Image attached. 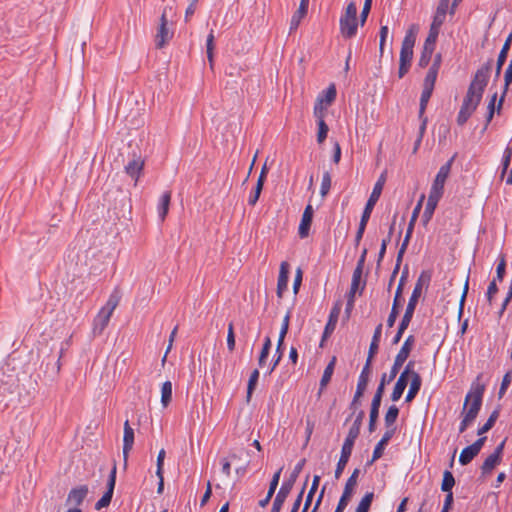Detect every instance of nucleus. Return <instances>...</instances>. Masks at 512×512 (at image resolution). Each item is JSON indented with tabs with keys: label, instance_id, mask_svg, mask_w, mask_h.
Segmentation results:
<instances>
[{
	"label": "nucleus",
	"instance_id": "8fccbe9b",
	"mask_svg": "<svg viewBox=\"0 0 512 512\" xmlns=\"http://www.w3.org/2000/svg\"><path fill=\"white\" fill-rule=\"evenodd\" d=\"M318 98H323L324 99V105H326L327 107L330 106L332 104V102L336 98V88H335V86L334 85H330L324 91V95L319 96Z\"/></svg>",
	"mask_w": 512,
	"mask_h": 512
},
{
	"label": "nucleus",
	"instance_id": "680f3d73",
	"mask_svg": "<svg viewBox=\"0 0 512 512\" xmlns=\"http://www.w3.org/2000/svg\"><path fill=\"white\" fill-rule=\"evenodd\" d=\"M409 324L410 323L405 322L403 320L400 321L399 326H398V330H397V332H396V334H395V336H394V338L392 340V344L393 345H396V344H398L400 342V340H401L405 330L408 328Z\"/></svg>",
	"mask_w": 512,
	"mask_h": 512
},
{
	"label": "nucleus",
	"instance_id": "49530a36",
	"mask_svg": "<svg viewBox=\"0 0 512 512\" xmlns=\"http://www.w3.org/2000/svg\"><path fill=\"white\" fill-rule=\"evenodd\" d=\"M364 411H360L356 416L352 426L350 427L348 434L353 435L354 437H358L360 434V429L362 425V421L364 418Z\"/></svg>",
	"mask_w": 512,
	"mask_h": 512
},
{
	"label": "nucleus",
	"instance_id": "3c124183",
	"mask_svg": "<svg viewBox=\"0 0 512 512\" xmlns=\"http://www.w3.org/2000/svg\"><path fill=\"white\" fill-rule=\"evenodd\" d=\"M289 321H290V311H288L283 319V322H282V325H281V329H280V333H279V346H283L284 344V339L286 337V334L288 332V329H289Z\"/></svg>",
	"mask_w": 512,
	"mask_h": 512
},
{
	"label": "nucleus",
	"instance_id": "a18cd8bd",
	"mask_svg": "<svg viewBox=\"0 0 512 512\" xmlns=\"http://www.w3.org/2000/svg\"><path fill=\"white\" fill-rule=\"evenodd\" d=\"M399 415V409L397 406L392 405L388 408L386 414H385V425L386 427H391L397 420V417Z\"/></svg>",
	"mask_w": 512,
	"mask_h": 512
},
{
	"label": "nucleus",
	"instance_id": "20e7f679",
	"mask_svg": "<svg viewBox=\"0 0 512 512\" xmlns=\"http://www.w3.org/2000/svg\"><path fill=\"white\" fill-rule=\"evenodd\" d=\"M358 23L357 6L354 2H350L339 20L340 33L342 37L345 39H351L356 36Z\"/></svg>",
	"mask_w": 512,
	"mask_h": 512
},
{
	"label": "nucleus",
	"instance_id": "5fc2aeb1",
	"mask_svg": "<svg viewBox=\"0 0 512 512\" xmlns=\"http://www.w3.org/2000/svg\"><path fill=\"white\" fill-rule=\"evenodd\" d=\"M438 72L439 71L436 69L429 68V70L426 74V77L424 79L423 86L434 88Z\"/></svg>",
	"mask_w": 512,
	"mask_h": 512
},
{
	"label": "nucleus",
	"instance_id": "4c0bfd02",
	"mask_svg": "<svg viewBox=\"0 0 512 512\" xmlns=\"http://www.w3.org/2000/svg\"><path fill=\"white\" fill-rule=\"evenodd\" d=\"M435 48L423 45V49L420 55V58L418 60V66L421 68H425L428 66L429 62L431 61L433 52Z\"/></svg>",
	"mask_w": 512,
	"mask_h": 512
},
{
	"label": "nucleus",
	"instance_id": "0eeeda50",
	"mask_svg": "<svg viewBox=\"0 0 512 512\" xmlns=\"http://www.w3.org/2000/svg\"><path fill=\"white\" fill-rule=\"evenodd\" d=\"M454 161V157H452L449 161H447L444 165H442L432 183L429 194L442 198L444 193V185L450 174L451 166Z\"/></svg>",
	"mask_w": 512,
	"mask_h": 512
},
{
	"label": "nucleus",
	"instance_id": "2eb2a0df",
	"mask_svg": "<svg viewBox=\"0 0 512 512\" xmlns=\"http://www.w3.org/2000/svg\"><path fill=\"white\" fill-rule=\"evenodd\" d=\"M505 446V440L502 441L483 462L481 470L483 474L490 473L501 461L503 449Z\"/></svg>",
	"mask_w": 512,
	"mask_h": 512
},
{
	"label": "nucleus",
	"instance_id": "79ce46f5",
	"mask_svg": "<svg viewBox=\"0 0 512 512\" xmlns=\"http://www.w3.org/2000/svg\"><path fill=\"white\" fill-rule=\"evenodd\" d=\"M120 302V294L119 292L117 291H114L109 299L107 300L106 304L104 307H102L101 310L103 311H106V312H109V314H113V311L115 310V308L118 306Z\"/></svg>",
	"mask_w": 512,
	"mask_h": 512
},
{
	"label": "nucleus",
	"instance_id": "2f4dec72",
	"mask_svg": "<svg viewBox=\"0 0 512 512\" xmlns=\"http://www.w3.org/2000/svg\"><path fill=\"white\" fill-rule=\"evenodd\" d=\"M360 469L355 468L350 477L347 479L342 495L348 498H352L355 487L357 486L358 476Z\"/></svg>",
	"mask_w": 512,
	"mask_h": 512
},
{
	"label": "nucleus",
	"instance_id": "37998d69",
	"mask_svg": "<svg viewBox=\"0 0 512 512\" xmlns=\"http://www.w3.org/2000/svg\"><path fill=\"white\" fill-rule=\"evenodd\" d=\"M374 499L373 492H367L356 507V512H368Z\"/></svg>",
	"mask_w": 512,
	"mask_h": 512
},
{
	"label": "nucleus",
	"instance_id": "338daca9",
	"mask_svg": "<svg viewBox=\"0 0 512 512\" xmlns=\"http://www.w3.org/2000/svg\"><path fill=\"white\" fill-rule=\"evenodd\" d=\"M505 268H506V261H505V257L502 256L499 260V263L497 265V268H496V280L498 281H502L504 276H505Z\"/></svg>",
	"mask_w": 512,
	"mask_h": 512
},
{
	"label": "nucleus",
	"instance_id": "9b49d317",
	"mask_svg": "<svg viewBox=\"0 0 512 512\" xmlns=\"http://www.w3.org/2000/svg\"><path fill=\"white\" fill-rule=\"evenodd\" d=\"M413 368H414V362L413 361L408 362L404 371L400 374L398 380L395 383V386H394L392 394H391L392 401H398L402 397L404 390L408 384L409 374H410V372H412Z\"/></svg>",
	"mask_w": 512,
	"mask_h": 512
},
{
	"label": "nucleus",
	"instance_id": "4468645a",
	"mask_svg": "<svg viewBox=\"0 0 512 512\" xmlns=\"http://www.w3.org/2000/svg\"><path fill=\"white\" fill-rule=\"evenodd\" d=\"M89 492L87 485H80L70 490L66 499V505L78 508L85 498L87 497Z\"/></svg>",
	"mask_w": 512,
	"mask_h": 512
},
{
	"label": "nucleus",
	"instance_id": "39448f33",
	"mask_svg": "<svg viewBox=\"0 0 512 512\" xmlns=\"http://www.w3.org/2000/svg\"><path fill=\"white\" fill-rule=\"evenodd\" d=\"M483 94L468 88L462 106L457 116V123L464 125L481 102Z\"/></svg>",
	"mask_w": 512,
	"mask_h": 512
},
{
	"label": "nucleus",
	"instance_id": "c756f323",
	"mask_svg": "<svg viewBox=\"0 0 512 512\" xmlns=\"http://www.w3.org/2000/svg\"><path fill=\"white\" fill-rule=\"evenodd\" d=\"M418 299H419V292H418L417 288H414L412 291V294L409 298L405 313L401 320L408 322V323L411 322Z\"/></svg>",
	"mask_w": 512,
	"mask_h": 512
},
{
	"label": "nucleus",
	"instance_id": "4be33fe9",
	"mask_svg": "<svg viewBox=\"0 0 512 512\" xmlns=\"http://www.w3.org/2000/svg\"><path fill=\"white\" fill-rule=\"evenodd\" d=\"M289 279V264L282 262L280 265V271L277 282V296L282 298L283 293L287 290Z\"/></svg>",
	"mask_w": 512,
	"mask_h": 512
},
{
	"label": "nucleus",
	"instance_id": "f704fd0d",
	"mask_svg": "<svg viewBox=\"0 0 512 512\" xmlns=\"http://www.w3.org/2000/svg\"><path fill=\"white\" fill-rule=\"evenodd\" d=\"M434 88L423 86L420 98L419 117L422 118L426 110L427 104L431 98Z\"/></svg>",
	"mask_w": 512,
	"mask_h": 512
},
{
	"label": "nucleus",
	"instance_id": "a211bd4d",
	"mask_svg": "<svg viewBox=\"0 0 512 512\" xmlns=\"http://www.w3.org/2000/svg\"><path fill=\"white\" fill-rule=\"evenodd\" d=\"M134 444V430L130 426L129 421L124 422V435H123V458L124 466L127 465L129 452L132 450Z\"/></svg>",
	"mask_w": 512,
	"mask_h": 512
},
{
	"label": "nucleus",
	"instance_id": "052dcab7",
	"mask_svg": "<svg viewBox=\"0 0 512 512\" xmlns=\"http://www.w3.org/2000/svg\"><path fill=\"white\" fill-rule=\"evenodd\" d=\"M275 354L276 355L272 361L271 367L269 368V370L266 373L268 375H270L275 370V368L277 367V365L279 364V362L281 361L282 356H283V346H279V341L277 342Z\"/></svg>",
	"mask_w": 512,
	"mask_h": 512
},
{
	"label": "nucleus",
	"instance_id": "c03bdc74",
	"mask_svg": "<svg viewBox=\"0 0 512 512\" xmlns=\"http://www.w3.org/2000/svg\"><path fill=\"white\" fill-rule=\"evenodd\" d=\"M258 379H259V370L258 369H254L251 374H250V377H249V380H248V385H247V402L250 401L251 399V396H252V393L256 387V384L258 382Z\"/></svg>",
	"mask_w": 512,
	"mask_h": 512
},
{
	"label": "nucleus",
	"instance_id": "4d7b16f0",
	"mask_svg": "<svg viewBox=\"0 0 512 512\" xmlns=\"http://www.w3.org/2000/svg\"><path fill=\"white\" fill-rule=\"evenodd\" d=\"M424 198H425V195L422 194L418 203L416 204L413 212H412V215H411V219H410V222L408 224V227H412V229H414V226H415V223H416V220L419 216V213L421 211V208H422V203L424 201Z\"/></svg>",
	"mask_w": 512,
	"mask_h": 512
},
{
	"label": "nucleus",
	"instance_id": "f03ea898",
	"mask_svg": "<svg viewBox=\"0 0 512 512\" xmlns=\"http://www.w3.org/2000/svg\"><path fill=\"white\" fill-rule=\"evenodd\" d=\"M418 32V26L413 24L407 31L401 46L400 59H399V78H403L409 71L411 60L413 57V47L416 41V34Z\"/></svg>",
	"mask_w": 512,
	"mask_h": 512
},
{
	"label": "nucleus",
	"instance_id": "f3484780",
	"mask_svg": "<svg viewBox=\"0 0 512 512\" xmlns=\"http://www.w3.org/2000/svg\"><path fill=\"white\" fill-rule=\"evenodd\" d=\"M341 311V302L335 303L330 311L327 324L324 328L321 344L334 332Z\"/></svg>",
	"mask_w": 512,
	"mask_h": 512
},
{
	"label": "nucleus",
	"instance_id": "f257e3e1",
	"mask_svg": "<svg viewBox=\"0 0 512 512\" xmlns=\"http://www.w3.org/2000/svg\"><path fill=\"white\" fill-rule=\"evenodd\" d=\"M484 391L485 386L483 384L473 385L472 390L465 397L462 415L463 419L471 424L475 421L481 409Z\"/></svg>",
	"mask_w": 512,
	"mask_h": 512
},
{
	"label": "nucleus",
	"instance_id": "dca6fc26",
	"mask_svg": "<svg viewBox=\"0 0 512 512\" xmlns=\"http://www.w3.org/2000/svg\"><path fill=\"white\" fill-rule=\"evenodd\" d=\"M172 37V33L167 28V18H166V9H164L161 18L160 25L158 27L156 36H155V45L157 48H162L164 45L170 40Z\"/></svg>",
	"mask_w": 512,
	"mask_h": 512
},
{
	"label": "nucleus",
	"instance_id": "c85d7f7f",
	"mask_svg": "<svg viewBox=\"0 0 512 512\" xmlns=\"http://www.w3.org/2000/svg\"><path fill=\"white\" fill-rule=\"evenodd\" d=\"M440 199L441 198L439 197L430 194L428 195V200L422 215V222L424 225H427L431 220Z\"/></svg>",
	"mask_w": 512,
	"mask_h": 512
},
{
	"label": "nucleus",
	"instance_id": "bb28decb",
	"mask_svg": "<svg viewBox=\"0 0 512 512\" xmlns=\"http://www.w3.org/2000/svg\"><path fill=\"white\" fill-rule=\"evenodd\" d=\"M308 0H301L298 10L293 14L290 21V32L296 30L307 13L308 10Z\"/></svg>",
	"mask_w": 512,
	"mask_h": 512
},
{
	"label": "nucleus",
	"instance_id": "423d86ee",
	"mask_svg": "<svg viewBox=\"0 0 512 512\" xmlns=\"http://www.w3.org/2000/svg\"><path fill=\"white\" fill-rule=\"evenodd\" d=\"M414 343H415V337L413 335H409L406 338V340L404 341L401 349L399 350V352L397 353V355L394 359V363L391 367L390 374L388 375L387 382H391L397 376L400 368L402 367V365L405 363V361L409 357L410 352L413 349Z\"/></svg>",
	"mask_w": 512,
	"mask_h": 512
},
{
	"label": "nucleus",
	"instance_id": "473e14b6",
	"mask_svg": "<svg viewBox=\"0 0 512 512\" xmlns=\"http://www.w3.org/2000/svg\"><path fill=\"white\" fill-rule=\"evenodd\" d=\"M170 201H171V192L170 191L164 192L162 194L159 204H158V215H159V218L161 221H164V219L166 218V216L168 214Z\"/></svg>",
	"mask_w": 512,
	"mask_h": 512
},
{
	"label": "nucleus",
	"instance_id": "09e8293b",
	"mask_svg": "<svg viewBox=\"0 0 512 512\" xmlns=\"http://www.w3.org/2000/svg\"><path fill=\"white\" fill-rule=\"evenodd\" d=\"M214 48H215L214 34H213V31H211L209 33V35L207 36V40H206V53H207L208 61L211 66L213 65Z\"/></svg>",
	"mask_w": 512,
	"mask_h": 512
},
{
	"label": "nucleus",
	"instance_id": "69168bd1",
	"mask_svg": "<svg viewBox=\"0 0 512 512\" xmlns=\"http://www.w3.org/2000/svg\"><path fill=\"white\" fill-rule=\"evenodd\" d=\"M368 221L369 220L364 218L360 219L359 227L355 236V246H358L360 241L362 240Z\"/></svg>",
	"mask_w": 512,
	"mask_h": 512
},
{
	"label": "nucleus",
	"instance_id": "7ed1b4c3",
	"mask_svg": "<svg viewBox=\"0 0 512 512\" xmlns=\"http://www.w3.org/2000/svg\"><path fill=\"white\" fill-rule=\"evenodd\" d=\"M306 460L301 459L294 467L293 471L291 472L289 478L283 482L281 485L278 493L276 494V497L273 501L271 512H280L286 498L290 494L294 483L296 482L299 474L301 473Z\"/></svg>",
	"mask_w": 512,
	"mask_h": 512
},
{
	"label": "nucleus",
	"instance_id": "864d4df0",
	"mask_svg": "<svg viewBox=\"0 0 512 512\" xmlns=\"http://www.w3.org/2000/svg\"><path fill=\"white\" fill-rule=\"evenodd\" d=\"M512 157V148L507 146L503 153V159H502V171L501 176L503 177L505 173L507 172Z\"/></svg>",
	"mask_w": 512,
	"mask_h": 512
},
{
	"label": "nucleus",
	"instance_id": "e2e57ef3",
	"mask_svg": "<svg viewBox=\"0 0 512 512\" xmlns=\"http://www.w3.org/2000/svg\"><path fill=\"white\" fill-rule=\"evenodd\" d=\"M511 379H512V371H508L502 379V383H501L499 393H498L499 398H502L503 395L505 394L507 388L509 387V385L511 383Z\"/></svg>",
	"mask_w": 512,
	"mask_h": 512
},
{
	"label": "nucleus",
	"instance_id": "bf43d9fd",
	"mask_svg": "<svg viewBox=\"0 0 512 512\" xmlns=\"http://www.w3.org/2000/svg\"><path fill=\"white\" fill-rule=\"evenodd\" d=\"M362 272L363 271L360 270L359 267L355 268L353 275H352V282H351V287H350L349 292L356 293V291L358 290V287H359V284L361 281Z\"/></svg>",
	"mask_w": 512,
	"mask_h": 512
},
{
	"label": "nucleus",
	"instance_id": "6ab92c4d",
	"mask_svg": "<svg viewBox=\"0 0 512 512\" xmlns=\"http://www.w3.org/2000/svg\"><path fill=\"white\" fill-rule=\"evenodd\" d=\"M313 213L314 211L312 206L308 204L304 209L298 229V234L300 238H306L309 235L310 226L313 219Z\"/></svg>",
	"mask_w": 512,
	"mask_h": 512
},
{
	"label": "nucleus",
	"instance_id": "cd10ccee",
	"mask_svg": "<svg viewBox=\"0 0 512 512\" xmlns=\"http://www.w3.org/2000/svg\"><path fill=\"white\" fill-rule=\"evenodd\" d=\"M335 364H336V357L334 356V357H332V359L330 360V362L327 364L326 368L324 369L323 375L320 380V388L318 391V397L321 396L323 390L326 388V386L330 382L333 372H334V369H335Z\"/></svg>",
	"mask_w": 512,
	"mask_h": 512
},
{
	"label": "nucleus",
	"instance_id": "c9c22d12",
	"mask_svg": "<svg viewBox=\"0 0 512 512\" xmlns=\"http://www.w3.org/2000/svg\"><path fill=\"white\" fill-rule=\"evenodd\" d=\"M500 414V408H496L487 419L486 423L480 427L477 431V434L479 436L483 435L484 433L488 432L492 427L494 426L495 422L497 421Z\"/></svg>",
	"mask_w": 512,
	"mask_h": 512
},
{
	"label": "nucleus",
	"instance_id": "de8ad7c7",
	"mask_svg": "<svg viewBox=\"0 0 512 512\" xmlns=\"http://www.w3.org/2000/svg\"><path fill=\"white\" fill-rule=\"evenodd\" d=\"M263 189V178L258 177L256 187L254 189V192L249 196L248 203L252 206H254L261 194V191Z\"/></svg>",
	"mask_w": 512,
	"mask_h": 512
},
{
	"label": "nucleus",
	"instance_id": "6e6552de",
	"mask_svg": "<svg viewBox=\"0 0 512 512\" xmlns=\"http://www.w3.org/2000/svg\"><path fill=\"white\" fill-rule=\"evenodd\" d=\"M357 438L358 437H354L353 435L347 434V436L344 440V443L342 445L341 455H340V458L338 460V463H337V466L335 469V478L336 479H339L340 476L342 475V473L349 461L355 440Z\"/></svg>",
	"mask_w": 512,
	"mask_h": 512
},
{
	"label": "nucleus",
	"instance_id": "774afa93",
	"mask_svg": "<svg viewBox=\"0 0 512 512\" xmlns=\"http://www.w3.org/2000/svg\"><path fill=\"white\" fill-rule=\"evenodd\" d=\"M227 347L230 351H233L235 348V334H234V328H233L232 323H230L228 325Z\"/></svg>",
	"mask_w": 512,
	"mask_h": 512
},
{
	"label": "nucleus",
	"instance_id": "b1692460",
	"mask_svg": "<svg viewBox=\"0 0 512 512\" xmlns=\"http://www.w3.org/2000/svg\"><path fill=\"white\" fill-rule=\"evenodd\" d=\"M409 377L411 378V382H410V387H409L408 393L405 398L406 402H411L416 397V395L420 391L421 384H422L421 376L419 375V373L415 372L413 369H412V372H410Z\"/></svg>",
	"mask_w": 512,
	"mask_h": 512
},
{
	"label": "nucleus",
	"instance_id": "f8f14e48",
	"mask_svg": "<svg viewBox=\"0 0 512 512\" xmlns=\"http://www.w3.org/2000/svg\"><path fill=\"white\" fill-rule=\"evenodd\" d=\"M486 437H481L477 439L473 444L464 448L459 456V462L461 465L469 464L481 451Z\"/></svg>",
	"mask_w": 512,
	"mask_h": 512
},
{
	"label": "nucleus",
	"instance_id": "9d476101",
	"mask_svg": "<svg viewBox=\"0 0 512 512\" xmlns=\"http://www.w3.org/2000/svg\"><path fill=\"white\" fill-rule=\"evenodd\" d=\"M384 183H385V176L382 174L374 185V188H373L372 193L370 194V197L365 205V208L363 210L361 218H364L367 220L370 219L373 208L381 196Z\"/></svg>",
	"mask_w": 512,
	"mask_h": 512
},
{
	"label": "nucleus",
	"instance_id": "393cba45",
	"mask_svg": "<svg viewBox=\"0 0 512 512\" xmlns=\"http://www.w3.org/2000/svg\"><path fill=\"white\" fill-rule=\"evenodd\" d=\"M111 316L112 315L109 314V312H106L103 310L99 311V313L95 317L94 323H93V334L94 335H100L104 331V329L107 327V325L110 321Z\"/></svg>",
	"mask_w": 512,
	"mask_h": 512
},
{
	"label": "nucleus",
	"instance_id": "aec40b11",
	"mask_svg": "<svg viewBox=\"0 0 512 512\" xmlns=\"http://www.w3.org/2000/svg\"><path fill=\"white\" fill-rule=\"evenodd\" d=\"M144 167V161L141 156H137L136 153H133L132 159L125 165V172L132 178H135V181L139 178Z\"/></svg>",
	"mask_w": 512,
	"mask_h": 512
},
{
	"label": "nucleus",
	"instance_id": "ea45409f",
	"mask_svg": "<svg viewBox=\"0 0 512 512\" xmlns=\"http://www.w3.org/2000/svg\"><path fill=\"white\" fill-rule=\"evenodd\" d=\"M455 485V478L449 470H445L443 473V479L441 483V490L446 493L452 492V488Z\"/></svg>",
	"mask_w": 512,
	"mask_h": 512
},
{
	"label": "nucleus",
	"instance_id": "58836bf2",
	"mask_svg": "<svg viewBox=\"0 0 512 512\" xmlns=\"http://www.w3.org/2000/svg\"><path fill=\"white\" fill-rule=\"evenodd\" d=\"M440 28H441L440 25H436V24L431 23L430 29H429V33H428V36H427V38H426V40L424 42V45H427V46L435 48L436 41H437V38H438V35H439V32H440Z\"/></svg>",
	"mask_w": 512,
	"mask_h": 512
},
{
	"label": "nucleus",
	"instance_id": "7c9ffc66",
	"mask_svg": "<svg viewBox=\"0 0 512 512\" xmlns=\"http://www.w3.org/2000/svg\"><path fill=\"white\" fill-rule=\"evenodd\" d=\"M15 384V379L13 374H7L4 367L0 368V390H2V394L8 392H12V388Z\"/></svg>",
	"mask_w": 512,
	"mask_h": 512
},
{
	"label": "nucleus",
	"instance_id": "1a4fd4ad",
	"mask_svg": "<svg viewBox=\"0 0 512 512\" xmlns=\"http://www.w3.org/2000/svg\"><path fill=\"white\" fill-rule=\"evenodd\" d=\"M492 59H489L481 68H479L470 83V89L476 90L480 93H484L485 87L489 80V73L492 67Z\"/></svg>",
	"mask_w": 512,
	"mask_h": 512
},
{
	"label": "nucleus",
	"instance_id": "412c9836",
	"mask_svg": "<svg viewBox=\"0 0 512 512\" xmlns=\"http://www.w3.org/2000/svg\"><path fill=\"white\" fill-rule=\"evenodd\" d=\"M412 233H413L412 227H408L407 231H406V235L404 237V240H403V242L401 244V247H400V249H399V251L397 253L396 266H395L394 271L392 273V276L390 278L389 286H391V284H392L396 274L399 271L400 264H401L402 259H403V255H404V253H405V251H406V249L408 247V244H409V241L411 239Z\"/></svg>",
	"mask_w": 512,
	"mask_h": 512
},
{
	"label": "nucleus",
	"instance_id": "a19ab883",
	"mask_svg": "<svg viewBox=\"0 0 512 512\" xmlns=\"http://www.w3.org/2000/svg\"><path fill=\"white\" fill-rule=\"evenodd\" d=\"M172 399V383L166 381L161 387V403L164 407H167Z\"/></svg>",
	"mask_w": 512,
	"mask_h": 512
},
{
	"label": "nucleus",
	"instance_id": "e433bc0d",
	"mask_svg": "<svg viewBox=\"0 0 512 512\" xmlns=\"http://www.w3.org/2000/svg\"><path fill=\"white\" fill-rule=\"evenodd\" d=\"M371 374V365H368V363H365L360 376L358 378L357 388L360 390H366V387L369 382V377Z\"/></svg>",
	"mask_w": 512,
	"mask_h": 512
},
{
	"label": "nucleus",
	"instance_id": "6e6d98bb",
	"mask_svg": "<svg viewBox=\"0 0 512 512\" xmlns=\"http://www.w3.org/2000/svg\"><path fill=\"white\" fill-rule=\"evenodd\" d=\"M331 188V175L329 172H325L322 177L320 194L325 197Z\"/></svg>",
	"mask_w": 512,
	"mask_h": 512
},
{
	"label": "nucleus",
	"instance_id": "ddd939ff",
	"mask_svg": "<svg viewBox=\"0 0 512 512\" xmlns=\"http://www.w3.org/2000/svg\"><path fill=\"white\" fill-rule=\"evenodd\" d=\"M115 482H116V466L114 465V467L112 468V470L110 472L109 479L107 482V491L96 502V504H95L96 510H101L102 508L109 506V504L112 500V496H113V492H114V488H115Z\"/></svg>",
	"mask_w": 512,
	"mask_h": 512
},
{
	"label": "nucleus",
	"instance_id": "0e129e2a",
	"mask_svg": "<svg viewBox=\"0 0 512 512\" xmlns=\"http://www.w3.org/2000/svg\"><path fill=\"white\" fill-rule=\"evenodd\" d=\"M281 472H282V468H280L272 477L271 479V482H270V485H269V489H268V494H269V497H272L277 489V486L279 484V480H280V475H281Z\"/></svg>",
	"mask_w": 512,
	"mask_h": 512
},
{
	"label": "nucleus",
	"instance_id": "603ef678",
	"mask_svg": "<svg viewBox=\"0 0 512 512\" xmlns=\"http://www.w3.org/2000/svg\"><path fill=\"white\" fill-rule=\"evenodd\" d=\"M326 109L327 106L324 105V99L318 98L314 106V116L317 118L318 121L324 119Z\"/></svg>",
	"mask_w": 512,
	"mask_h": 512
},
{
	"label": "nucleus",
	"instance_id": "a878e982",
	"mask_svg": "<svg viewBox=\"0 0 512 512\" xmlns=\"http://www.w3.org/2000/svg\"><path fill=\"white\" fill-rule=\"evenodd\" d=\"M511 42H512V33L505 40L503 47L498 55V59H497V63H496V70H495V78H498L500 76L502 67L506 61L508 52L510 50Z\"/></svg>",
	"mask_w": 512,
	"mask_h": 512
},
{
	"label": "nucleus",
	"instance_id": "72a5a7b5",
	"mask_svg": "<svg viewBox=\"0 0 512 512\" xmlns=\"http://www.w3.org/2000/svg\"><path fill=\"white\" fill-rule=\"evenodd\" d=\"M448 5H449V0H440L439 4L437 6V9H436V13L433 17V21H432L433 24L442 26V24L444 23L445 18H446Z\"/></svg>",
	"mask_w": 512,
	"mask_h": 512
},
{
	"label": "nucleus",
	"instance_id": "13d9d810",
	"mask_svg": "<svg viewBox=\"0 0 512 512\" xmlns=\"http://www.w3.org/2000/svg\"><path fill=\"white\" fill-rule=\"evenodd\" d=\"M329 128L328 125L325 123L324 119H321V121H318V133H317V141L318 143L324 142V140L327 137Z\"/></svg>",
	"mask_w": 512,
	"mask_h": 512
},
{
	"label": "nucleus",
	"instance_id": "5701e85b",
	"mask_svg": "<svg viewBox=\"0 0 512 512\" xmlns=\"http://www.w3.org/2000/svg\"><path fill=\"white\" fill-rule=\"evenodd\" d=\"M394 433H395V428L389 429L384 433L381 440L376 444V446L374 448L372 459L369 462L370 464H372L374 461H376L382 457L385 446L388 444L390 439L393 437Z\"/></svg>",
	"mask_w": 512,
	"mask_h": 512
}]
</instances>
